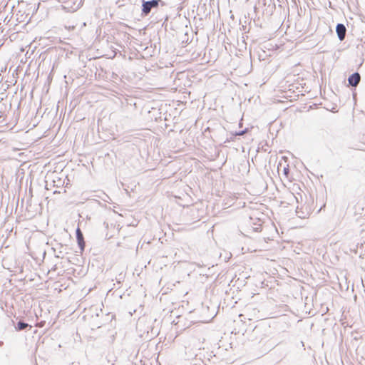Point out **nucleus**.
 <instances>
[{
    "instance_id": "7ed1b4c3",
    "label": "nucleus",
    "mask_w": 365,
    "mask_h": 365,
    "mask_svg": "<svg viewBox=\"0 0 365 365\" xmlns=\"http://www.w3.org/2000/svg\"><path fill=\"white\" fill-rule=\"evenodd\" d=\"M346 28L344 24L339 23L336 26V33L340 41H343L346 38Z\"/></svg>"
},
{
    "instance_id": "a211bd4d",
    "label": "nucleus",
    "mask_w": 365,
    "mask_h": 365,
    "mask_svg": "<svg viewBox=\"0 0 365 365\" xmlns=\"http://www.w3.org/2000/svg\"><path fill=\"white\" fill-rule=\"evenodd\" d=\"M38 159H39V157H36V158H35L34 160H38Z\"/></svg>"
},
{
    "instance_id": "1a4fd4ad",
    "label": "nucleus",
    "mask_w": 365,
    "mask_h": 365,
    "mask_svg": "<svg viewBox=\"0 0 365 365\" xmlns=\"http://www.w3.org/2000/svg\"><path fill=\"white\" fill-rule=\"evenodd\" d=\"M23 26L21 24H16L14 27V33L10 36V38H12L15 33L19 34L21 32V29Z\"/></svg>"
},
{
    "instance_id": "9d476101",
    "label": "nucleus",
    "mask_w": 365,
    "mask_h": 365,
    "mask_svg": "<svg viewBox=\"0 0 365 365\" xmlns=\"http://www.w3.org/2000/svg\"><path fill=\"white\" fill-rule=\"evenodd\" d=\"M113 156L115 157V154L114 152L111 151V153H105L104 155H101L98 158H108L111 159V158H113Z\"/></svg>"
},
{
    "instance_id": "0eeeda50",
    "label": "nucleus",
    "mask_w": 365,
    "mask_h": 365,
    "mask_svg": "<svg viewBox=\"0 0 365 365\" xmlns=\"http://www.w3.org/2000/svg\"><path fill=\"white\" fill-rule=\"evenodd\" d=\"M24 3H26V9L27 11H31L33 14L35 11H37V9H38L37 6L39 4L38 2V3H36V2L31 3V2H27V1H24Z\"/></svg>"
},
{
    "instance_id": "6e6552de",
    "label": "nucleus",
    "mask_w": 365,
    "mask_h": 365,
    "mask_svg": "<svg viewBox=\"0 0 365 365\" xmlns=\"http://www.w3.org/2000/svg\"><path fill=\"white\" fill-rule=\"evenodd\" d=\"M249 131H250V128H246L244 130H242L240 131H236L235 133H232L230 135V140H233V139L235 138L237 136L244 135L245 134L247 133Z\"/></svg>"
},
{
    "instance_id": "f3484780",
    "label": "nucleus",
    "mask_w": 365,
    "mask_h": 365,
    "mask_svg": "<svg viewBox=\"0 0 365 365\" xmlns=\"http://www.w3.org/2000/svg\"><path fill=\"white\" fill-rule=\"evenodd\" d=\"M30 14L29 12H28L27 14H26V16H25V19Z\"/></svg>"
},
{
    "instance_id": "20e7f679",
    "label": "nucleus",
    "mask_w": 365,
    "mask_h": 365,
    "mask_svg": "<svg viewBox=\"0 0 365 365\" xmlns=\"http://www.w3.org/2000/svg\"><path fill=\"white\" fill-rule=\"evenodd\" d=\"M361 76L358 72H355L350 75L348 78L349 84L351 86L356 87L360 82Z\"/></svg>"
},
{
    "instance_id": "f8f14e48",
    "label": "nucleus",
    "mask_w": 365,
    "mask_h": 365,
    "mask_svg": "<svg viewBox=\"0 0 365 365\" xmlns=\"http://www.w3.org/2000/svg\"><path fill=\"white\" fill-rule=\"evenodd\" d=\"M18 329L19 330L23 329V322H19V323H18Z\"/></svg>"
},
{
    "instance_id": "aec40b11",
    "label": "nucleus",
    "mask_w": 365,
    "mask_h": 365,
    "mask_svg": "<svg viewBox=\"0 0 365 365\" xmlns=\"http://www.w3.org/2000/svg\"><path fill=\"white\" fill-rule=\"evenodd\" d=\"M239 126H240V127H241V126H242V123H240Z\"/></svg>"
},
{
    "instance_id": "f03ea898",
    "label": "nucleus",
    "mask_w": 365,
    "mask_h": 365,
    "mask_svg": "<svg viewBox=\"0 0 365 365\" xmlns=\"http://www.w3.org/2000/svg\"><path fill=\"white\" fill-rule=\"evenodd\" d=\"M161 4L163 6L165 3L162 0H150L142 1V16H148L153 9H157L159 4Z\"/></svg>"
},
{
    "instance_id": "f257e3e1",
    "label": "nucleus",
    "mask_w": 365,
    "mask_h": 365,
    "mask_svg": "<svg viewBox=\"0 0 365 365\" xmlns=\"http://www.w3.org/2000/svg\"><path fill=\"white\" fill-rule=\"evenodd\" d=\"M207 132L210 133V136L212 140L219 145L231 140L226 129L221 124H216L212 128H207L205 130V135H206Z\"/></svg>"
},
{
    "instance_id": "dca6fc26",
    "label": "nucleus",
    "mask_w": 365,
    "mask_h": 365,
    "mask_svg": "<svg viewBox=\"0 0 365 365\" xmlns=\"http://www.w3.org/2000/svg\"><path fill=\"white\" fill-rule=\"evenodd\" d=\"M26 138H29V130H28V131H26Z\"/></svg>"
},
{
    "instance_id": "39448f33",
    "label": "nucleus",
    "mask_w": 365,
    "mask_h": 365,
    "mask_svg": "<svg viewBox=\"0 0 365 365\" xmlns=\"http://www.w3.org/2000/svg\"><path fill=\"white\" fill-rule=\"evenodd\" d=\"M32 62L33 60L30 61L27 69L24 71V79L26 77L29 78L31 74H33V77L35 76L36 71L37 70L36 62H35L33 66L31 65Z\"/></svg>"
},
{
    "instance_id": "6ab92c4d",
    "label": "nucleus",
    "mask_w": 365,
    "mask_h": 365,
    "mask_svg": "<svg viewBox=\"0 0 365 365\" xmlns=\"http://www.w3.org/2000/svg\"><path fill=\"white\" fill-rule=\"evenodd\" d=\"M24 328H26L27 327V324H24Z\"/></svg>"
},
{
    "instance_id": "2eb2a0df",
    "label": "nucleus",
    "mask_w": 365,
    "mask_h": 365,
    "mask_svg": "<svg viewBox=\"0 0 365 365\" xmlns=\"http://www.w3.org/2000/svg\"><path fill=\"white\" fill-rule=\"evenodd\" d=\"M31 17L29 18V19L27 21L26 24H24V26H26L31 22Z\"/></svg>"
},
{
    "instance_id": "4468645a",
    "label": "nucleus",
    "mask_w": 365,
    "mask_h": 365,
    "mask_svg": "<svg viewBox=\"0 0 365 365\" xmlns=\"http://www.w3.org/2000/svg\"><path fill=\"white\" fill-rule=\"evenodd\" d=\"M281 160H288V158L287 156L282 155V156H281Z\"/></svg>"
},
{
    "instance_id": "ddd939ff",
    "label": "nucleus",
    "mask_w": 365,
    "mask_h": 365,
    "mask_svg": "<svg viewBox=\"0 0 365 365\" xmlns=\"http://www.w3.org/2000/svg\"><path fill=\"white\" fill-rule=\"evenodd\" d=\"M34 141H31V140H29L26 143L24 142V145H29L28 146H29L30 145L33 144Z\"/></svg>"
},
{
    "instance_id": "9b49d317",
    "label": "nucleus",
    "mask_w": 365,
    "mask_h": 365,
    "mask_svg": "<svg viewBox=\"0 0 365 365\" xmlns=\"http://www.w3.org/2000/svg\"><path fill=\"white\" fill-rule=\"evenodd\" d=\"M115 4L118 8H121L125 6V1L124 0H117L115 2Z\"/></svg>"
},
{
    "instance_id": "423d86ee",
    "label": "nucleus",
    "mask_w": 365,
    "mask_h": 365,
    "mask_svg": "<svg viewBox=\"0 0 365 365\" xmlns=\"http://www.w3.org/2000/svg\"><path fill=\"white\" fill-rule=\"evenodd\" d=\"M76 238H77L78 244L81 250H83L84 247H85V241L83 239L82 232L81 231V230L79 228H78L76 230Z\"/></svg>"
}]
</instances>
